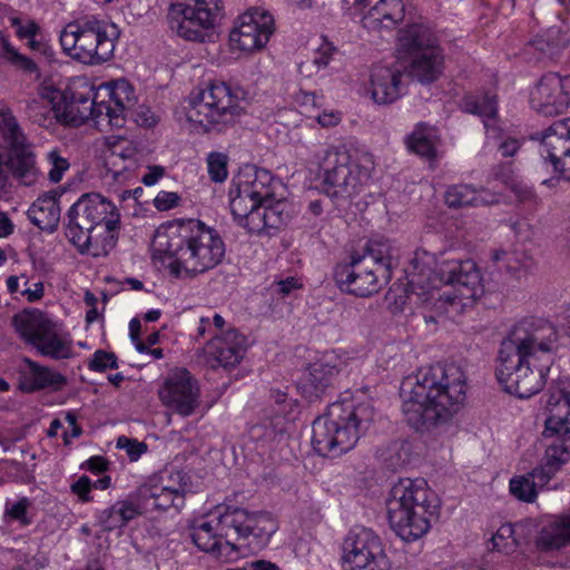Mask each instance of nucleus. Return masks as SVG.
<instances>
[{
  "label": "nucleus",
  "instance_id": "nucleus-15",
  "mask_svg": "<svg viewBox=\"0 0 570 570\" xmlns=\"http://www.w3.org/2000/svg\"><path fill=\"white\" fill-rule=\"evenodd\" d=\"M345 570H390L391 563L380 538L366 528L348 532L343 542Z\"/></svg>",
  "mask_w": 570,
  "mask_h": 570
},
{
  "label": "nucleus",
  "instance_id": "nucleus-29",
  "mask_svg": "<svg viewBox=\"0 0 570 570\" xmlns=\"http://www.w3.org/2000/svg\"><path fill=\"white\" fill-rule=\"evenodd\" d=\"M535 547L542 552H554L570 546V522L563 513L553 515L538 531Z\"/></svg>",
  "mask_w": 570,
  "mask_h": 570
},
{
  "label": "nucleus",
  "instance_id": "nucleus-28",
  "mask_svg": "<svg viewBox=\"0 0 570 570\" xmlns=\"http://www.w3.org/2000/svg\"><path fill=\"white\" fill-rule=\"evenodd\" d=\"M402 72L399 69L375 66L371 71L372 97L375 102L386 105L397 100L403 91Z\"/></svg>",
  "mask_w": 570,
  "mask_h": 570
},
{
  "label": "nucleus",
  "instance_id": "nucleus-56",
  "mask_svg": "<svg viewBox=\"0 0 570 570\" xmlns=\"http://www.w3.org/2000/svg\"><path fill=\"white\" fill-rule=\"evenodd\" d=\"M117 446L125 449L131 461H136L147 451V445L144 442L129 439L127 436H119L117 440Z\"/></svg>",
  "mask_w": 570,
  "mask_h": 570
},
{
  "label": "nucleus",
  "instance_id": "nucleus-36",
  "mask_svg": "<svg viewBox=\"0 0 570 570\" xmlns=\"http://www.w3.org/2000/svg\"><path fill=\"white\" fill-rule=\"evenodd\" d=\"M337 373V367L328 362L317 361L312 363L301 382L303 394L308 399L318 397L332 385Z\"/></svg>",
  "mask_w": 570,
  "mask_h": 570
},
{
  "label": "nucleus",
  "instance_id": "nucleus-7",
  "mask_svg": "<svg viewBox=\"0 0 570 570\" xmlns=\"http://www.w3.org/2000/svg\"><path fill=\"white\" fill-rule=\"evenodd\" d=\"M439 508V500L424 479H400L386 499L390 525L404 541L426 534Z\"/></svg>",
  "mask_w": 570,
  "mask_h": 570
},
{
  "label": "nucleus",
  "instance_id": "nucleus-45",
  "mask_svg": "<svg viewBox=\"0 0 570 570\" xmlns=\"http://www.w3.org/2000/svg\"><path fill=\"white\" fill-rule=\"evenodd\" d=\"M484 126L487 129V136L489 139H493L498 144V150L501 153L502 157H512L514 156L520 147L522 141L515 137L508 135L501 127L495 124L490 125L484 121Z\"/></svg>",
  "mask_w": 570,
  "mask_h": 570
},
{
  "label": "nucleus",
  "instance_id": "nucleus-46",
  "mask_svg": "<svg viewBox=\"0 0 570 570\" xmlns=\"http://www.w3.org/2000/svg\"><path fill=\"white\" fill-rule=\"evenodd\" d=\"M544 485L539 483V478L533 476L531 471L525 475L511 479L510 492L521 501L532 502L537 498V488Z\"/></svg>",
  "mask_w": 570,
  "mask_h": 570
},
{
  "label": "nucleus",
  "instance_id": "nucleus-24",
  "mask_svg": "<svg viewBox=\"0 0 570 570\" xmlns=\"http://www.w3.org/2000/svg\"><path fill=\"white\" fill-rule=\"evenodd\" d=\"M551 442L547 445L542 463L532 470V475L539 478L540 484H548L560 468L570 460V430L543 432Z\"/></svg>",
  "mask_w": 570,
  "mask_h": 570
},
{
  "label": "nucleus",
  "instance_id": "nucleus-32",
  "mask_svg": "<svg viewBox=\"0 0 570 570\" xmlns=\"http://www.w3.org/2000/svg\"><path fill=\"white\" fill-rule=\"evenodd\" d=\"M26 364L28 370L20 374L19 385L23 392L31 393L48 387L59 390L67 383L63 375L49 367L41 366L29 358L26 360Z\"/></svg>",
  "mask_w": 570,
  "mask_h": 570
},
{
  "label": "nucleus",
  "instance_id": "nucleus-62",
  "mask_svg": "<svg viewBox=\"0 0 570 570\" xmlns=\"http://www.w3.org/2000/svg\"><path fill=\"white\" fill-rule=\"evenodd\" d=\"M302 284L295 279L294 277H287L285 279H281L275 282L272 286V289L276 294H281L283 296L288 295L292 291L301 288Z\"/></svg>",
  "mask_w": 570,
  "mask_h": 570
},
{
  "label": "nucleus",
  "instance_id": "nucleus-51",
  "mask_svg": "<svg viewBox=\"0 0 570 570\" xmlns=\"http://www.w3.org/2000/svg\"><path fill=\"white\" fill-rule=\"evenodd\" d=\"M493 549L504 554L514 552L518 548L512 523L502 524L493 534L492 539Z\"/></svg>",
  "mask_w": 570,
  "mask_h": 570
},
{
  "label": "nucleus",
  "instance_id": "nucleus-64",
  "mask_svg": "<svg viewBox=\"0 0 570 570\" xmlns=\"http://www.w3.org/2000/svg\"><path fill=\"white\" fill-rule=\"evenodd\" d=\"M21 295L30 303L39 301L43 296V284L41 282H37L32 284V287L27 285L21 291Z\"/></svg>",
  "mask_w": 570,
  "mask_h": 570
},
{
  "label": "nucleus",
  "instance_id": "nucleus-54",
  "mask_svg": "<svg viewBox=\"0 0 570 570\" xmlns=\"http://www.w3.org/2000/svg\"><path fill=\"white\" fill-rule=\"evenodd\" d=\"M117 356L112 352L98 350L89 362V368L96 372H105L108 368H117Z\"/></svg>",
  "mask_w": 570,
  "mask_h": 570
},
{
  "label": "nucleus",
  "instance_id": "nucleus-27",
  "mask_svg": "<svg viewBox=\"0 0 570 570\" xmlns=\"http://www.w3.org/2000/svg\"><path fill=\"white\" fill-rule=\"evenodd\" d=\"M539 153L553 168L560 165L561 156L570 153V118L554 121L543 134Z\"/></svg>",
  "mask_w": 570,
  "mask_h": 570
},
{
  "label": "nucleus",
  "instance_id": "nucleus-2",
  "mask_svg": "<svg viewBox=\"0 0 570 570\" xmlns=\"http://www.w3.org/2000/svg\"><path fill=\"white\" fill-rule=\"evenodd\" d=\"M466 379L456 364H435L406 376L400 387L402 411L422 434H439L465 400Z\"/></svg>",
  "mask_w": 570,
  "mask_h": 570
},
{
  "label": "nucleus",
  "instance_id": "nucleus-43",
  "mask_svg": "<svg viewBox=\"0 0 570 570\" xmlns=\"http://www.w3.org/2000/svg\"><path fill=\"white\" fill-rule=\"evenodd\" d=\"M0 58L23 73L39 75L37 63L31 58L20 53L2 33H0Z\"/></svg>",
  "mask_w": 570,
  "mask_h": 570
},
{
  "label": "nucleus",
  "instance_id": "nucleus-19",
  "mask_svg": "<svg viewBox=\"0 0 570 570\" xmlns=\"http://www.w3.org/2000/svg\"><path fill=\"white\" fill-rule=\"evenodd\" d=\"M247 338L236 328H229L222 334H215L205 347L208 364L216 368L236 366L244 357Z\"/></svg>",
  "mask_w": 570,
  "mask_h": 570
},
{
  "label": "nucleus",
  "instance_id": "nucleus-48",
  "mask_svg": "<svg viewBox=\"0 0 570 570\" xmlns=\"http://www.w3.org/2000/svg\"><path fill=\"white\" fill-rule=\"evenodd\" d=\"M150 481L157 485H166L168 490H173L174 494L181 495L184 499L191 491L190 478L181 471H165L158 479Z\"/></svg>",
  "mask_w": 570,
  "mask_h": 570
},
{
  "label": "nucleus",
  "instance_id": "nucleus-50",
  "mask_svg": "<svg viewBox=\"0 0 570 570\" xmlns=\"http://www.w3.org/2000/svg\"><path fill=\"white\" fill-rule=\"evenodd\" d=\"M334 51L335 49L328 43L320 47L311 61L299 63V72L306 77H309L313 73L326 68L332 59Z\"/></svg>",
  "mask_w": 570,
  "mask_h": 570
},
{
  "label": "nucleus",
  "instance_id": "nucleus-53",
  "mask_svg": "<svg viewBox=\"0 0 570 570\" xmlns=\"http://www.w3.org/2000/svg\"><path fill=\"white\" fill-rule=\"evenodd\" d=\"M208 174L213 181L222 183L227 178V156L212 153L207 157Z\"/></svg>",
  "mask_w": 570,
  "mask_h": 570
},
{
  "label": "nucleus",
  "instance_id": "nucleus-31",
  "mask_svg": "<svg viewBox=\"0 0 570 570\" xmlns=\"http://www.w3.org/2000/svg\"><path fill=\"white\" fill-rule=\"evenodd\" d=\"M137 498L144 510L165 511L169 508L179 510L184 507L185 501L181 495H176L173 490H168L166 485H157L151 481L145 482L137 491Z\"/></svg>",
  "mask_w": 570,
  "mask_h": 570
},
{
  "label": "nucleus",
  "instance_id": "nucleus-3",
  "mask_svg": "<svg viewBox=\"0 0 570 570\" xmlns=\"http://www.w3.org/2000/svg\"><path fill=\"white\" fill-rule=\"evenodd\" d=\"M406 284L403 295H394L396 303L406 301L429 304L435 299L444 304L465 306L483 293L482 274L472 259L462 261L450 253L438 257L422 250L416 252L406 268Z\"/></svg>",
  "mask_w": 570,
  "mask_h": 570
},
{
  "label": "nucleus",
  "instance_id": "nucleus-61",
  "mask_svg": "<svg viewBox=\"0 0 570 570\" xmlns=\"http://www.w3.org/2000/svg\"><path fill=\"white\" fill-rule=\"evenodd\" d=\"M179 197L176 193L160 191L154 199V205L158 210H168L178 205Z\"/></svg>",
  "mask_w": 570,
  "mask_h": 570
},
{
  "label": "nucleus",
  "instance_id": "nucleus-26",
  "mask_svg": "<svg viewBox=\"0 0 570 570\" xmlns=\"http://www.w3.org/2000/svg\"><path fill=\"white\" fill-rule=\"evenodd\" d=\"M549 412L547 429L550 431H570V379H561L549 390L546 401Z\"/></svg>",
  "mask_w": 570,
  "mask_h": 570
},
{
  "label": "nucleus",
  "instance_id": "nucleus-52",
  "mask_svg": "<svg viewBox=\"0 0 570 570\" xmlns=\"http://www.w3.org/2000/svg\"><path fill=\"white\" fill-rule=\"evenodd\" d=\"M46 160L49 166V180L55 184L59 183L62 179L65 173L70 168L69 160L61 155L59 149L50 150L46 156Z\"/></svg>",
  "mask_w": 570,
  "mask_h": 570
},
{
  "label": "nucleus",
  "instance_id": "nucleus-9",
  "mask_svg": "<svg viewBox=\"0 0 570 570\" xmlns=\"http://www.w3.org/2000/svg\"><path fill=\"white\" fill-rule=\"evenodd\" d=\"M322 193L335 200H346L358 194L374 168L372 156L352 153L345 146H332L320 163Z\"/></svg>",
  "mask_w": 570,
  "mask_h": 570
},
{
  "label": "nucleus",
  "instance_id": "nucleus-20",
  "mask_svg": "<svg viewBox=\"0 0 570 570\" xmlns=\"http://www.w3.org/2000/svg\"><path fill=\"white\" fill-rule=\"evenodd\" d=\"M532 101H537L539 111L546 115L566 110L570 106V76L544 75L532 92Z\"/></svg>",
  "mask_w": 570,
  "mask_h": 570
},
{
  "label": "nucleus",
  "instance_id": "nucleus-1",
  "mask_svg": "<svg viewBox=\"0 0 570 570\" xmlns=\"http://www.w3.org/2000/svg\"><path fill=\"white\" fill-rule=\"evenodd\" d=\"M556 326L540 318L523 320L501 343L495 375L504 391L520 399L539 393L558 350Z\"/></svg>",
  "mask_w": 570,
  "mask_h": 570
},
{
  "label": "nucleus",
  "instance_id": "nucleus-47",
  "mask_svg": "<svg viewBox=\"0 0 570 570\" xmlns=\"http://www.w3.org/2000/svg\"><path fill=\"white\" fill-rule=\"evenodd\" d=\"M464 110L488 119L485 120L488 122L497 115L495 96L490 94H485L482 97L468 96L464 99Z\"/></svg>",
  "mask_w": 570,
  "mask_h": 570
},
{
  "label": "nucleus",
  "instance_id": "nucleus-44",
  "mask_svg": "<svg viewBox=\"0 0 570 570\" xmlns=\"http://www.w3.org/2000/svg\"><path fill=\"white\" fill-rule=\"evenodd\" d=\"M434 139L435 135L433 130L419 128L407 138L406 144L411 151L431 160L434 159L436 155Z\"/></svg>",
  "mask_w": 570,
  "mask_h": 570
},
{
  "label": "nucleus",
  "instance_id": "nucleus-16",
  "mask_svg": "<svg viewBox=\"0 0 570 570\" xmlns=\"http://www.w3.org/2000/svg\"><path fill=\"white\" fill-rule=\"evenodd\" d=\"M98 116L110 127L121 128L126 117L136 104L132 86L126 79H118L99 86L96 90Z\"/></svg>",
  "mask_w": 570,
  "mask_h": 570
},
{
  "label": "nucleus",
  "instance_id": "nucleus-22",
  "mask_svg": "<svg viewBox=\"0 0 570 570\" xmlns=\"http://www.w3.org/2000/svg\"><path fill=\"white\" fill-rule=\"evenodd\" d=\"M288 207L283 199L271 204L261 203L238 225L250 234L272 235L287 224L291 217Z\"/></svg>",
  "mask_w": 570,
  "mask_h": 570
},
{
  "label": "nucleus",
  "instance_id": "nucleus-37",
  "mask_svg": "<svg viewBox=\"0 0 570 570\" xmlns=\"http://www.w3.org/2000/svg\"><path fill=\"white\" fill-rule=\"evenodd\" d=\"M277 181L266 169L249 168L239 178L238 186L259 203H275L274 186Z\"/></svg>",
  "mask_w": 570,
  "mask_h": 570
},
{
  "label": "nucleus",
  "instance_id": "nucleus-12",
  "mask_svg": "<svg viewBox=\"0 0 570 570\" xmlns=\"http://www.w3.org/2000/svg\"><path fill=\"white\" fill-rule=\"evenodd\" d=\"M239 92L225 82H212L205 89L191 94L186 117L206 130L226 127L242 114Z\"/></svg>",
  "mask_w": 570,
  "mask_h": 570
},
{
  "label": "nucleus",
  "instance_id": "nucleus-60",
  "mask_svg": "<svg viewBox=\"0 0 570 570\" xmlns=\"http://www.w3.org/2000/svg\"><path fill=\"white\" fill-rule=\"evenodd\" d=\"M115 505L118 514L120 515L119 520L122 521L124 525H126L128 521L135 519L139 514V508H141L139 502L138 505H136L128 501H120Z\"/></svg>",
  "mask_w": 570,
  "mask_h": 570
},
{
  "label": "nucleus",
  "instance_id": "nucleus-21",
  "mask_svg": "<svg viewBox=\"0 0 570 570\" xmlns=\"http://www.w3.org/2000/svg\"><path fill=\"white\" fill-rule=\"evenodd\" d=\"M92 88L88 92L76 90L62 91L60 101L59 122L71 126H80L92 119L97 125H102V116H98V99Z\"/></svg>",
  "mask_w": 570,
  "mask_h": 570
},
{
  "label": "nucleus",
  "instance_id": "nucleus-18",
  "mask_svg": "<svg viewBox=\"0 0 570 570\" xmlns=\"http://www.w3.org/2000/svg\"><path fill=\"white\" fill-rule=\"evenodd\" d=\"M159 397L165 406L186 417L199 406V387L188 371L177 370L166 379Z\"/></svg>",
  "mask_w": 570,
  "mask_h": 570
},
{
  "label": "nucleus",
  "instance_id": "nucleus-42",
  "mask_svg": "<svg viewBox=\"0 0 570 570\" xmlns=\"http://www.w3.org/2000/svg\"><path fill=\"white\" fill-rule=\"evenodd\" d=\"M530 47L539 51L542 57L556 59L567 47L568 39L558 29H550L530 41Z\"/></svg>",
  "mask_w": 570,
  "mask_h": 570
},
{
  "label": "nucleus",
  "instance_id": "nucleus-35",
  "mask_svg": "<svg viewBox=\"0 0 570 570\" xmlns=\"http://www.w3.org/2000/svg\"><path fill=\"white\" fill-rule=\"evenodd\" d=\"M404 13L402 0H380L363 16L362 24L366 29L391 28L404 19Z\"/></svg>",
  "mask_w": 570,
  "mask_h": 570
},
{
  "label": "nucleus",
  "instance_id": "nucleus-5",
  "mask_svg": "<svg viewBox=\"0 0 570 570\" xmlns=\"http://www.w3.org/2000/svg\"><path fill=\"white\" fill-rule=\"evenodd\" d=\"M159 252L170 259L168 268L179 277L183 273L196 276L216 267L225 255V245L218 233L196 219L169 227L159 235Z\"/></svg>",
  "mask_w": 570,
  "mask_h": 570
},
{
  "label": "nucleus",
  "instance_id": "nucleus-17",
  "mask_svg": "<svg viewBox=\"0 0 570 570\" xmlns=\"http://www.w3.org/2000/svg\"><path fill=\"white\" fill-rule=\"evenodd\" d=\"M273 32V17L259 8H253L238 18L229 40L239 50L252 52L262 49Z\"/></svg>",
  "mask_w": 570,
  "mask_h": 570
},
{
  "label": "nucleus",
  "instance_id": "nucleus-11",
  "mask_svg": "<svg viewBox=\"0 0 570 570\" xmlns=\"http://www.w3.org/2000/svg\"><path fill=\"white\" fill-rule=\"evenodd\" d=\"M392 255L385 244H372L360 257H353L351 264L335 268V281L356 296H368L381 287V281L391 278Z\"/></svg>",
  "mask_w": 570,
  "mask_h": 570
},
{
  "label": "nucleus",
  "instance_id": "nucleus-49",
  "mask_svg": "<svg viewBox=\"0 0 570 570\" xmlns=\"http://www.w3.org/2000/svg\"><path fill=\"white\" fill-rule=\"evenodd\" d=\"M257 205H261L259 200L253 198L237 185V194L230 199V212L237 224L255 209Z\"/></svg>",
  "mask_w": 570,
  "mask_h": 570
},
{
  "label": "nucleus",
  "instance_id": "nucleus-40",
  "mask_svg": "<svg viewBox=\"0 0 570 570\" xmlns=\"http://www.w3.org/2000/svg\"><path fill=\"white\" fill-rule=\"evenodd\" d=\"M400 49L410 57L420 55L426 49H439L436 38L423 24H411L400 31Z\"/></svg>",
  "mask_w": 570,
  "mask_h": 570
},
{
  "label": "nucleus",
  "instance_id": "nucleus-59",
  "mask_svg": "<svg viewBox=\"0 0 570 570\" xmlns=\"http://www.w3.org/2000/svg\"><path fill=\"white\" fill-rule=\"evenodd\" d=\"M533 522L531 520H524L512 524L514 538L518 547L525 543L533 532Z\"/></svg>",
  "mask_w": 570,
  "mask_h": 570
},
{
  "label": "nucleus",
  "instance_id": "nucleus-39",
  "mask_svg": "<svg viewBox=\"0 0 570 570\" xmlns=\"http://www.w3.org/2000/svg\"><path fill=\"white\" fill-rule=\"evenodd\" d=\"M490 257L493 263L500 264V268L518 281L527 277L534 267L533 257L523 249H492Z\"/></svg>",
  "mask_w": 570,
  "mask_h": 570
},
{
  "label": "nucleus",
  "instance_id": "nucleus-8",
  "mask_svg": "<svg viewBox=\"0 0 570 570\" xmlns=\"http://www.w3.org/2000/svg\"><path fill=\"white\" fill-rule=\"evenodd\" d=\"M372 402L358 404L335 402L314 420L312 445L322 456L337 458L355 446L374 421Z\"/></svg>",
  "mask_w": 570,
  "mask_h": 570
},
{
  "label": "nucleus",
  "instance_id": "nucleus-38",
  "mask_svg": "<svg viewBox=\"0 0 570 570\" xmlns=\"http://www.w3.org/2000/svg\"><path fill=\"white\" fill-rule=\"evenodd\" d=\"M443 72V55L441 49H426L411 57L409 73L421 83H431Z\"/></svg>",
  "mask_w": 570,
  "mask_h": 570
},
{
  "label": "nucleus",
  "instance_id": "nucleus-58",
  "mask_svg": "<svg viewBox=\"0 0 570 570\" xmlns=\"http://www.w3.org/2000/svg\"><path fill=\"white\" fill-rule=\"evenodd\" d=\"M29 500L27 498H21L19 501L13 503L11 507H7L6 513L14 519L19 520L22 524L27 525L30 523V520L27 518V509L29 507Z\"/></svg>",
  "mask_w": 570,
  "mask_h": 570
},
{
  "label": "nucleus",
  "instance_id": "nucleus-33",
  "mask_svg": "<svg viewBox=\"0 0 570 570\" xmlns=\"http://www.w3.org/2000/svg\"><path fill=\"white\" fill-rule=\"evenodd\" d=\"M445 203L451 208L464 206H490L499 203V196L485 188H474L471 185H454L445 193Z\"/></svg>",
  "mask_w": 570,
  "mask_h": 570
},
{
  "label": "nucleus",
  "instance_id": "nucleus-25",
  "mask_svg": "<svg viewBox=\"0 0 570 570\" xmlns=\"http://www.w3.org/2000/svg\"><path fill=\"white\" fill-rule=\"evenodd\" d=\"M62 91L53 85L42 82L33 97L26 100V114L29 119L46 127L51 124L52 116L59 121L60 104Z\"/></svg>",
  "mask_w": 570,
  "mask_h": 570
},
{
  "label": "nucleus",
  "instance_id": "nucleus-23",
  "mask_svg": "<svg viewBox=\"0 0 570 570\" xmlns=\"http://www.w3.org/2000/svg\"><path fill=\"white\" fill-rule=\"evenodd\" d=\"M107 141L110 150L105 156L104 178L116 183L130 180L137 169L135 149L122 137H110Z\"/></svg>",
  "mask_w": 570,
  "mask_h": 570
},
{
  "label": "nucleus",
  "instance_id": "nucleus-34",
  "mask_svg": "<svg viewBox=\"0 0 570 570\" xmlns=\"http://www.w3.org/2000/svg\"><path fill=\"white\" fill-rule=\"evenodd\" d=\"M6 167L12 176L24 186H32L40 177L32 146L9 150Z\"/></svg>",
  "mask_w": 570,
  "mask_h": 570
},
{
  "label": "nucleus",
  "instance_id": "nucleus-63",
  "mask_svg": "<svg viewBox=\"0 0 570 570\" xmlns=\"http://www.w3.org/2000/svg\"><path fill=\"white\" fill-rule=\"evenodd\" d=\"M71 490L73 493L78 494L79 498L82 500V501H87L88 500V493L90 492L91 490V482L89 480V478L87 476H81L80 479H78L72 485H71Z\"/></svg>",
  "mask_w": 570,
  "mask_h": 570
},
{
  "label": "nucleus",
  "instance_id": "nucleus-41",
  "mask_svg": "<svg viewBox=\"0 0 570 570\" xmlns=\"http://www.w3.org/2000/svg\"><path fill=\"white\" fill-rule=\"evenodd\" d=\"M0 131L10 150L31 146L23 134L17 118L9 108L0 110Z\"/></svg>",
  "mask_w": 570,
  "mask_h": 570
},
{
  "label": "nucleus",
  "instance_id": "nucleus-6",
  "mask_svg": "<svg viewBox=\"0 0 570 570\" xmlns=\"http://www.w3.org/2000/svg\"><path fill=\"white\" fill-rule=\"evenodd\" d=\"M66 236L81 254L106 256L114 248L120 215L100 194H86L68 212Z\"/></svg>",
  "mask_w": 570,
  "mask_h": 570
},
{
  "label": "nucleus",
  "instance_id": "nucleus-57",
  "mask_svg": "<svg viewBox=\"0 0 570 570\" xmlns=\"http://www.w3.org/2000/svg\"><path fill=\"white\" fill-rule=\"evenodd\" d=\"M118 514L116 505H111L110 508L101 511L99 515L100 524L104 527L106 531H112L115 529L124 527V523Z\"/></svg>",
  "mask_w": 570,
  "mask_h": 570
},
{
  "label": "nucleus",
  "instance_id": "nucleus-14",
  "mask_svg": "<svg viewBox=\"0 0 570 570\" xmlns=\"http://www.w3.org/2000/svg\"><path fill=\"white\" fill-rule=\"evenodd\" d=\"M220 11V0H177L169 8L170 28L181 38L202 41Z\"/></svg>",
  "mask_w": 570,
  "mask_h": 570
},
{
  "label": "nucleus",
  "instance_id": "nucleus-4",
  "mask_svg": "<svg viewBox=\"0 0 570 570\" xmlns=\"http://www.w3.org/2000/svg\"><path fill=\"white\" fill-rule=\"evenodd\" d=\"M277 530L271 513L218 505L210 520L196 521L190 538L197 548L223 562L237 560L244 550L258 552Z\"/></svg>",
  "mask_w": 570,
  "mask_h": 570
},
{
  "label": "nucleus",
  "instance_id": "nucleus-55",
  "mask_svg": "<svg viewBox=\"0 0 570 570\" xmlns=\"http://www.w3.org/2000/svg\"><path fill=\"white\" fill-rule=\"evenodd\" d=\"M271 399L278 406L276 412L283 415L294 413L298 407L295 400L288 399L287 392L278 389L271 390Z\"/></svg>",
  "mask_w": 570,
  "mask_h": 570
},
{
  "label": "nucleus",
  "instance_id": "nucleus-30",
  "mask_svg": "<svg viewBox=\"0 0 570 570\" xmlns=\"http://www.w3.org/2000/svg\"><path fill=\"white\" fill-rule=\"evenodd\" d=\"M59 197L60 194L56 190L38 197L27 213L30 222L41 230L55 232L60 220Z\"/></svg>",
  "mask_w": 570,
  "mask_h": 570
},
{
  "label": "nucleus",
  "instance_id": "nucleus-10",
  "mask_svg": "<svg viewBox=\"0 0 570 570\" xmlns=\"http://www.w3.org/2000/svg\"><path fill=\"white\" fill-rule=\"evenodd\" d=\"M117 36L115 26L88 18L68 23L60 32V45L73 60L95 66L111 58Z\"/></svg>",
  "mask_w": 570,
  "mask_h": 570
},
{
  "label": "nucleus",
  "instance_id": "nucleus-13",
  "mask_svg": "<svg viewBox=\"0 0 570 570\" xmlns=\"http://www.w3.org/2000/svg\"><path fill=\"white\" fill-rule=\"evenodd\" d=\"M12 325L20 336L41 355L55 360L71 356V342L59 334L56 325L40 311H23L12 317Z\"/></svg>",
  "mask_w": 570,
  "mask_h": 570
}]
</instances>
